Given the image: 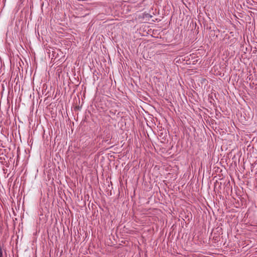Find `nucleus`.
<instances>
[{"label":"nucleus","instance_id":"1","mask_svg":"<svg viewBox=\"0 0 257 257\" xmlns=\"http://www.w3.org/2000/svg\"><path fill=\"white\" fill-rule=\"evenodd\" d=\"M0 257H3V250L0 247Z\"/></svg>","mask_w":257,"mask_h":257}]
</instances>
